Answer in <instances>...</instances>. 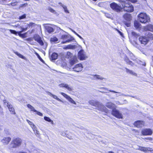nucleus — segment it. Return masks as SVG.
<instances>
[{
  "instance_id": "14",
  "label": "nucleus",
  "mask_w": 153,
  "mask_h": 153,
  "mask_svg": "<svg viewBox=\"0 0 153 153\" xmlns=\"http://www.w3.org/2000/svg\"><path fill=\"white\" fill-rule=\"evenodd\" d=\"M60 94L67 99L71 103L74 104H76V102L69 96L65 93L60 92Z\"/></svg>"
},
{
  "instance_id": "54",
  "label": "nucleus",
  "mask_w": 153,
  "mask_h": 153,
  "mask_svg": "<svg viewBox=\"0 0 153 153\" xmlns=\"http://www.w3.org/2000/svg\"><path fill=\"white\" fill-rule=\"evenodd\" d=\"M27 5V3H24V4H21L20 5V7H25Z\"/></svg>"
},
{
  "instance_id": "15",
  "label": "nucleus",
  "mask_w": 153,
  "mask_h": 153,
  "mask_svg": "<svg viewBox=\"0 0 153 153\" xmlns=\"http://www.w3.org/2000/svg\"><path fill=\"white\" fill-rule=\"evenodd\" d=\"M11 140V138L10 137H4L1 140V142L4 144L7 145Z\"/></svg>"
},
{
  "instance_id": "30",
  "label": "nucleus",
  "mask_w": 153,
  "mask_h": 153,
  "mask_svg": "<svg viewBox=\"0 0 153 153\" xmlns=\"http://www.w3.org/2000/svg\"><path fill=\"white\" fill-rule=\"evenodd\" d=\"M131 35L133 37V38L135 39H137L138 37H139V35L137 34L134 31H132L131 32Z\"/></svg>"
},
{
  "instance_id": "20",
  "label": "nucleus",
  "mask_w": 153,
  "mask_h": 153,
  "mask_svg": "<svg viewBox=\"0 0 153 153\" xmlns=\"http://www.w3.org/2000/svg\"><path fill=\"white\" fill-rule=\"evenodd\" d=\"M129 54L131 59L137 63H138V62L139 61L135 56L134 54L130 52H129Z\"/></svg>"
},
{
  "instance_id": "34",
  "label": "nucleus",
  "mask_w": 153,
  "mask_h": 153,
  "mask_svg": "<svg viewBox=\"0 0 153 153\" xmlns=\"http://www.w3.org/2000/svg\"><path fill=\"white\" fill-rule=\"evenodd\" d=\"M44 119L47 121L50 122L52 124H53L54 123L53 121L50 119L49 117L46 116H45L44 117Z\"/></svg>"
},
{
  "instance_id": "63",
  "label": "nucleus",
  "mask_w": 153,
  "mask_h": 153,
  "mask_svg": "<svg viewBox=\"0 0 153 153\" xmlns=\"http://www.w3.org/2000/svg\"><path fill=\"white\" fill-rule=\"evenodd\" d=\"M34 24V23H32V22L30 23L29 24H28L29 25V27H30V26H32Z\"/></svg>"
},
{
  "instance_id": "24",
  "label": "nucleus",
  "mask_w": 153,
  "mask_h": 153,
  "mask_svg": "<svg viewBox=\"0 0 153 153\" xmlns=\"http://www.w3.org/2000/svg\"><path fill=\"white\" fill-rule=\"evenodd\" d=\"M125 20L128 21H130L131 19V16L130 14L126 13L123 16Z\"/></svg>"
},
{
  "instance_id": "31",
  "label": "nucleus",
  "mask_w": 153,
  "mask_h": 153,
  "mask_svg": "<svg viewBox=\"0 0 153 153\" xmlns=\"http://www.w3.org/2000/svg\"><path fill=\"white\" fill-rule=\"evenodd\" d=\"M94 79H96L102 80L103 79H105V78L101 77L100 75L97 74H95V75H94Z\"/></svg>"
},
{
  "instance_id": "59",
  "label": "nucleus",
  "mask_w": 153,
  "mask_h": 153,
  "mask_svg": "<svg viewBox=\"0 0 153 153\" xmlns=\"http://www.w3.org/2000/svg\"><path fill=\"white\" fill-rule=\"evenodd\" d=\"M17 2H12L11 3V4L12 6H15L17 5Z\"/></svg>"
},
{
  "instance_id": "12",
  "label": "nucleus",
  "mask_w": 153,
  "mask_h": 153,
  "mask_svg": "<svg viewBox=\"0 0 153 153\" xmlns=\"http://www.w3.org/2000/svg\"><path fill=\"white\" fill-rule=\"evenodd\" d=\"M134 125L137 128H141L144 125L143 121L138 120L135 121L134 124Z\"/></svg>"
},
{
  "instance_id": "49",
  "label": "nucleus",
  "mask_w": 153,
  "mask_h": 153,
  "mask_svg": "<svg viewBox=\"0 0 153 153\" xmlns=\"http://www.w3.org/2000/svg\"><path fill=\"white\" fill-rule=\"evenodd\" d=\"M33 130L34 131L35 133L36 134H39V131H37L36 129V126L35 128H33Z\"/></svg>"
},
{
  "instance_id": "62",
  "label": "nucleus",
  "mask_w": 153,
  "mask_h": 153,
  "mask_svg": "<svg viewBox=\"0 0 153 153\" xmlns=\"http://www.w3.org/2000/svg\"><path fill=\"white\" fill-rule=\"evenodd\" d=\"M120 95H122L123 96H126V97H129L130 96V95H126V94H125L123 93L121 94Z\"/></svg>"
},
{
  "instance_id": "5",
  "label": "nucleus",
  "mask_w": 153,
  "mask_h": 153,
  "mask_svg": "<svg viewBox=\"0 0 153 153\" xmlns=\"http://www.w3.org/2000/svg\"><path fill=\"white\" fill-rule=\"evenodd\" d=\"M110 7L114 11L120 13L122 11V8L117 4L113 2L110 4Z\"/></svg>"
},
{
  "instance_id": "53",
  "label": "nucleus",
  "mask_w": 153,
  "mask_h": 153,
  "mask_svg": "<svg viewBox=\"0 0 153 153\" xmlns=\"http://www.w3.org/2000/svg\"><path fill=\"white\" fill-rule=\"evenodd\" d=\"M36 112L37 114L39 116H43V114L42 113H41L40 112H39V111H37L36 112Z\"/></svg>"
},
{
  "instance_id": "51",
  "label": "nucleus",
  "mask_w": 153,
  "mask_h": 153,
  "mask_svg": "<svg viewBox=\"0 0 153 153\" xmlns=\"http://www.w3.org/2000/svg\"><path fill=\"white\" fill-rule=\"evenodd\" d=\"M6 106H7L8 107L9 109H10L11 108H13L12 105H11L10 103L7 104H6Z\"/></svg>"
},
{
  "instance_id": "27",
  "label": "nucleus",
  "mask_w": 153,
  "mask_h": 153,
  "mask_svg": "<svg viewBox=\"0 0 153 153\" xmlns=\"http://www.w3.org/2000/svg\"><path fill=\"white\" fill-rule=\"evenodd\" d=\"M58 57V55L57 53L54 52L52 53L51 56V60L54 61Z\"/></svg>"
},
{
  "instance_id": "38",
  "label": "nucleus",
  "mask_w": 153,
  "mask_h": 153,
  "mask_svg": "<svg viewBox=\"0 0 153 153\" xmlns=\"http://www.w3.org/2000/svg\"><path fill=\"white\" fill-rule=\"evenodd\" d=\"M120 2H121V4L124 10L125 7H126V4H128V3H126V1H125L122 0Z\"/></svg>"
},
{
  "instance_id": "19",
  "label": "nucleus",
  "mask_w": 153,
  "mask_h": 153,
  "mask_svg": "<svg viewBox=\"0 0 153 153\" xmlns=\"http://www.w3.org/2000/svg\"><path fill=\"white\" fill-rule=\"evenodd\" d=\"M59 85L60 87H64L65 88L69 91H71L72 90V87L69 86L68 84L61 83L59 84Z\"/></svg>"
},
{
  "instance_id": "10",
  "label": "nucleus",
  "mask_w": 153,
  "mask_h": 153,
  "mask_svg": "<svg viewBox=\"0 0 153 153\" xmlns=\"http://www.w3.org/2000/svg\"><path fill=\"white\" fill-rule=\"evenodd\" d=\"M152 133V130L150 128H146L143 130L141 131L142 134L145 136L151 135Z\"/></svg>"
},
{
  "instance_id": "46",
  "label": "nucleus",
  "mask_w": 153,
  "mask_h": 153,
  "mask_svg": "<svg viewBox=\"0 0 153 153\" xmlns=\"http://www.w3.org/2000/svg\"><path fill=\"white\" fill-rule=\"evenodd\" d=\"M10 111L12 114H16V112L15 111L14 109L13 108L10 109H9Z\"/></svg>"
},
{
  "instance_id": "7",
  "label": "nucleus",
  "mask_w": 153,
  "mask_h": 153,
  "mask_svg": "<svg viewBox=\"0 0 153 153\" xmlns=\"http://www.w3.org/2000/svg\"><path fill=\"white\" fill-rule=\"evenodd\" d=\"M78 56L80 60H85L88 57L85 55V52L83 49H81L78 52Z\"/></svg>"
},
{
  "instance_id": "47",
  "label": "nucleus",
  "mask_w": 153,
  "mask_h": 153,
  "mask_svg": "<svg viewBox=\"0 0 153 153\" xmlns=\"http://www.w3.org/2000/svg\"><path fill=\"white\" fill-rule=\"evenodd\" d=\"M20 27L22 30L21 31H19V32H23L26 31L27 30V29H26V28L25 27H22L21 26H20Z\"/></svg>"
},
{
  "instance_id": "23",
  "label": "nucleus",
  "mask_w": 153,
  "mask_h": 153,
  "mask_svg": "<svg viewBox=\"0 0 153 153\" xmlns=\"http://www.w3.org/2000/svg\"><path fill=\"white\" fill-rule=\"evenodd\" d=\"M45 28L47 31L49 33H51L54 31V29L50 26H46L45 27Z\"/></svg>"
},
{
  "instance_id": "43",
  "label": "nucleus",
  "mask_w": 153,
  "mask_h": 153,
  "mask_svg": "<svg viewBox=\"0 0 153 153\" xmlns=\"http://www.w3.org/2000/svg\"><path fill=\"white\" fill-rule=\"evenodd\" d=\"M123 23L127 27H129L130 26L131 23L130 21H124Z\"/></svg>"
},
{
  "instance_id": "55",
  "label": "nucleus",
  "mask_w": 153,
  "mask_h": 153,
  "mask_svg": "<svg viewBox=\"0 0 153 153\" xmlns=\"http://www.w3.org/2000/svg\"><path fill=\"white\" fill-rule=\"evenodd\" d=\"M3 102H4V105L5 106H6V104H9L10 103L9 102H7L6 100H4L3 101Z\"/></svg>"
},
{
  "instance_id": "37",
  "label": "nucleus",
  "mask_w": 153,
  "mask_h": 153,
  "mask_svg": "<svg viewBox=\"0 0 153 153\" xmlns=\"http://www.w3.org/2000/svg\"><path fill=\"white\" fill-rule=\"evenodd\" d=\"M15 53L16 54V55H17L18 56H19V57L25 60H26V59L25 57L23 55L21 54L20 53H19L18 52H15Z\"/></svg>"
},
{
  "instance_id": "64",
  "label": "nucleus",
  "mask_w": 153,
  "mask_h": 153,
  "mask_svg": "<svg viewBox=\"0 0 153 153\" xmlns=\"http://www.w3.org/2000/svg\"><path fill=\"white\" fill-rule=\"evenodd\" d=\"M71 31L74 32V33L76 35H77V34H78L75 31H74V30H73L72 29H71Z\"/></svg>"
},
{
  "instance_id": "6",
  "label": "nucleus",
  "mask_w": 153,
  "mask_h": 153,
  "mask_svg": "<svg viewBox=\"0 0 153 153\" xmlns=\"http://www.w3.org/2000/svg\"><path fill=\"white\" fill-rule=\"evenodd\" d=\"M111 114L118 119H122L123 118V116L122 113L115 108L112 110Z\"/></svg>"
},
{
  "instance_id": "61",
  "label": "nucleus",
  "mask_w": 153,
  "mask_h": 153,
  "mask_svg": "<svg viewBox=\"0 0 153 153\" xmlns=\"http://www.w3.org/2000/svg\"><path fill=\"white\" fill-rule=\"evenodd\" d=\"M79 38H80L81 39H82V40H84V39H83L80 36L79 34H77L76 35Z\"/></svg>"
},
{
  "instance_id": "16",
  "label": "nucleus",
  "mask_w": 153,
  "mask_h": 153,
  "mask_svg": "<svg viewBox=\"0 0 153 153\" xmlns=\"http://www.w3.org/2000/svg\"><path fill=\"white\" fill-rule=\"evenodd\" d=\"M89 103L93 106L96 107H99L100 105V103L96 101L91 100L89 101Z\"/></svg>"
},
{
  "instance_id": "42",
  "label": "nucleus",
  "mask_w": 153,
  "mask_h": 153,
  "mask_svg": "<svg viewBox=\"0 0 153 153\" xmlns=\"http://www.w3.org/2000/svg\"><path fill=\"white\" fill-rule=\"evenodd\" d=\"M27 122L28 123L31 125L32 128H34L36 127V126L33 123L29 120H27Z\"/></svg>"
},
{
  "instance_id": "56",
  "label": "nucleus",
  "mask_w": 153,
  "mask_h": 153,
  "mask_svg": "<svg viewBox=\"0 0 153 153\" xmlns=\"http://www.w3.org/2000/svg\"><path fill=\"white\" fill-rule=\"evenodd\" d=\"M103 110L106 113H108V110L105 107H103Z\"/></svg>"
},
{
  "instance_id": "45",
  "label": "nucleus",
  "mask_w": 153,
  "mask_h": 153,
  "mask_svg": "<svg viewBox=\"0 0 153 153\" xmlns=\"http://www.w3.org/2000/svg\"><path fill=\"white\" fill-rule=\"evenodd\" d=\"M48 9L49 10V11L51 12L52 13H56V11L54 10L53 9L51 8V7H49Z\"/></svg>"
},
{
  "instance_id": "33",
  "label": "nucleus",
  "mask_w": 153,
  "mask_h": 153,
  "mask_svg": "<svg viewBox=\"0 0 153 153\" xmlns=\"http://www.w3.org/2000/svg\"><path fill=\"white\" fill-rule=\"evenodd\" d=\"M60 134L62 136H65L70 139H72V137L71 136H69L68 134H66L65 132H64V131L61 132Z\"/></svg>"
},
{
  "instance_id": "21",
  "label": "nucleus",
  "mask_w": 153,
  "mask_h": 153,
  "mask_svg": "<svg viewBox=\"0 0 153 153\" xmlns=\"http://www.w3.org/2000/svg\"><path fill=\"white\" fill-rule=\"evenodd\" d=\"M145 36L149 41L150 40L153 39V34L150 32H146L145 33Z\"/></svg>"
},
{
  "instance_id": "18",
  "label": "nucleus",
  "mask_w": 153,
  "mask_h": 153,
  "mask_svg": "<svg viewBox=\"0 0 153 153\" xmlns=\"http://www.w3.org/2000/svg\"><path fill=\"white\" fill-rule=\"evenodd\" d=\"M124 60L126 62L127 64L131 66H133L134 65V63L132 62L130 60L128 57L126 55H125Z\"/></svg>"
},
{
  "instance_id": "39",
  "label": "nucleus",
  "mask_w": 153,
  "mask_h": 153,
  "mask_svg": "<svg viewBox=\"0 0 153 153\" xmlns=\"http://www.w3.org/2000/svg\"><path fill=\"white\" fill-rule=\"evenodd\" d=\"M27 106V107L30 109L31 111H33L34 112L37 111V110H36L30 104H28Z\"/></svg>"
},
{
  "instance_id": "22",
  "label": "nucleus",
  "mask_w": 153,
  "mask_h": 153,
  "mask_svg": "<svg viewBox=\"0 0 153 153\" xmlns=\"http://www.w3.org/2000/svg\"><path fill=\"white\" fill-rule=\"evenodd\" d=\"M105 106L108 108L111 109L112 110L115 108V105L111 102L106 103Z\"/></svg>"
},
{
  "instance_id": "11",
  "label": "nucleus",
  "mask_w": 153,
  "mask_h": 153,
  "mask_svg": "<svg viewBox=\"0 0 153 153\" xmlns=\"http://www.w3.org/2000/svg\"><path fill=\"white\" fill-rule=\"evenodd\" d=\"M139 40L141 44L144 45H146L149 42L145 36H140L139 37Z\"/></svg>"
},
{
  "instance_id": "17",
  "label": "nucleus",
  "mask_w": 153,
  "mask_h": 153,
  "mask_svg": "<svg viewBox=\"0 0 153 153\" xmlns=\"http://www.w3.org/2000/svg\"><path fill=\"white\" fill-rule=\"evenodd\" d=\"M138 149L143 151L145 152H152L153 150L152 149L150 148H146L144 147H139Z\"/></svg>"
},
{
  "instance_id": "29",
  "label": "nucleus",
  "mask_w": 153,
  "mask_h": 153,
  "mask_svg": "<svg viewBox=\"0 0 153 153\" xmlns=\"http://www.w3.org/2000/svg\"><path fill=\"white\" fill-rule=\"evenodd\" d=\"M59 4L63 8L64 11L67 13H69V12L68 10L67 7L64 5L62 4L61 2L59 3Z\"/></svg>"
},
{
  "instance_id": "41",
  "label": "nucleus",
  "mask_w": 153,
  "mask_h": 153,
  "mask_svg": "<svg viewBox=\"0 0 153 153\" xmlns=\"http://www.w3.org/2000/svg\"><path fill=\"white\" fill-rule=\"evenodd\" d=\"M3 30H5V31L6 30H9L10 31V32L12 34H16L17 33V32L16 31L14 30H11V29H3Z\"/></svg>"
},
{
  "instance_id": "57",
  "label": "nucleus",
  "mask_w": 153,
  "mask_h": 153,
  "mask_svg": "<svg viewBox=\"0 0 153 153\" xmlns=\"http://www.w3.org/2000/svg\"><path fill=\"white\" fill-rule=\"evenodd\" d=\"M25 27L26 29H27L28 28H29V25H28V24H25V25L24 26Z\"/></svg>"
},
{
  "instance_id": "48",
  "label": "nucleus",
  "mask_w": 153,
  "mask_h": 153,
  "mask_svg": "<svg viewBox=\"0 0 153 153\" xmlns=\"http://www.w3.org/2000/svg\"><path fill=\"white\" fill-rule=\"evenodd\" d=\"M26 17V15L24 14L22 15L21 16H20L19 17V19L20 20H21V19H24Z\"/></svg>"
},
{
  "instance_id": "8",
  "label": "nucleus",
  "mask_w": 153,
  "mask_h": 153,
  "mask_svg": "<svg viewBox=\"0 0 153 153\" xmlns=\"http://www.w3.org/2000/svg\"><path fill=\"white\" fill-rule=\"evenodd\" d=\"M126 4V7H125V8L124 9V10L125 11L130 13L134 11V7L131 3H128V4Z\"/></svg>"
},
{
  "instance_id": "50",
  "label": "nucleus",
  "mask_w": 153,
  "mask_h": 153,
  "mask_svg": "<svg viewBox=\"0 0 153 153\" xmlns=\"http://www.w3.org/2000/svg\"><path fill=\"white\" fill-rule=\"evenodd\" d=\"M103 88L104 89H106V90H107V91H109L110 92H113L114 93H120L119 92H116V91H113V90H109L108 89V88Z\"/></svg>"
},
{
  "instance_id": "9",
  "label": "nucleus",
  "mask_w": 153,
  "mask_h": 153,
  "mask_svg": "<svg viewBox=\"0 0 153 153\" xmlns=\"http://www.w3.org/2000/svg\"><path fill=\"white\" fill-rule=\"evenodd\" d=\"M33 38L34 40L37 41L41 45H43L44 42L42 39V38L39 35L37 34H35L33 36Z\"/></svg>"
},
{
  "instance_id": "36",
  "label": "nucleus",
  "mask_w": 153,
  "mask_h": 153,
  "mask_svg": "<svg viewBox=\"0 0 153 153\" xmlns=\"http://www.w3.org/2000/svg\"><path fill=\"white\" fill-rule=\"evenodd\" d=\"M22 32H18V33L19 35L21 37H22L23 38H25L26 37V35L27 34V33H22Z\"/></svg>"
},
{
  "instance_id": "40",
  "label": "nucleus",
  "mask_w": 153,
  "mask_h": 153,
  "mask_svg": "<svg viewBox=\"0 0 153 153\" xmlns=\"http://www.w3.org/2000/svg\"><path fill=\"white\" fill-rule=\"evenodd\" d=\"M67 47L68 49H73L76 48L77 47V46L70 45H67Z\"/></svg>"
},
{
  "instance_id": "1",
  "label": "nucleus",
  "mask_w": 153,
  "mask_h": 153,
  "mask_svg": "<svg viewBox=\"0 0 153 153\" xmlns=\"http://www.w3.org/2000/svg\"><path fill=\"white\" fill-rule=\"evenodd\" d=\"M22 143V140L20 138L17 137L13 138L10 144L8 146V148L10 150L16 149L19 147Z\"/></svg>"
},
{
  "instance_id": "4",
  "label": "nucleus",
  "mask_w": 153,
  "mask_h": 153,
  "mask_svg": "<svg viewBox=\"0 0 153 153\" xmlns=\"http://www.w3.org/2000/svg\"><path fill=\"white\" fill-rule=\"evenodd\" d=\"M61 39L64 40L61 43L62 44L70 42L75 40L74 38L70 35H62L61 36Z\"/></svg>"
},
{
  "instance_id": "44",
  "label": "nucleus",
  "mask_w": 153,
  "mask_h": 153,
  "mask_svg": "<svg viewBox=\"0 0 153 153\" xmlns=\"http://www.w3.org/2000/svg\"><path fill=\"white\" fill-rule=\"evenodd\" d=\"M36 55L37 56V57L39 59V60L42 63H45V61L42 59L40 55L37 53H36Z\"/></svg>"
},
{
  "instance_id": "58",
  "label": "nucleus",
  "mask_w": 153,
  "mask_h": 153,
  "mask_svg": "<svg viewBox=\"0 0 153 153\" xmlns=\"http://www.w3.org/2000/svg\"><path fill=\"white\" fill-rule=\"evenodd\" d=\"M6 0H0V3L1 4H5V2Z\"/></svg>"
},
{
  "instance_id": "25",
  "label": "nucleus",
  "mask_w": 153,
  "mask_h": 153,
  "mask_svg": "<svg viewBox=\"0 0 153 153\" xmlns=\"http://www.w3.org/2000/svg\"><path fill=\"white\" fill-rule=\"evenodd\" d=\"M134 25L136 29H140L141 28V25L139 22L135 21L134 22Z\"/></svg>"
},
{
  "instance_id": "52",
  "label": "nucleus",
  "mask_w": 153,
  "mask_h": 153,
  "mask_svg": "<svg viewBox=\"0 0 153 153\" xmlns=\"http://www.w3.org/2000/svg\"><path fill=\"white\" fill-rule=\"evenodd\" d=\"M117 31L118 32V33H119L120 34V35L122 37H124V36H123V33L122 32H121L119 30H117Z\"/></svg>"
},
{
  "instance_id": "3",
  "label": "nucleus",
  "mask_w": 153,
  "mask_h": 153,
  "mask_svg": "<svg viewBox=\"0 0 153 153\" xmlns=\"http://www.w3.org/2000/svg\"><path fill=\"white\" fill-rule=\"evenodd\" d=\"M72 54L69 52H68L65 55L66 58L70 59V63L71 66L76 63L77 62V58L76 56L72 57Z\"/></svg>"
},
{
  "instance_id": "2",
  "label": "nucleus",
  "mask_w": 153,
  "mask_h": 153,
  "mask_svg": "<svg viewBox=\"0 0 153 153\" xmlns=\"http://www.w3.org/2000/svg\"><path fill=\"white\" fill-rule=\"evenodd\" d=\"M138 21L142 23H146L150 21V18L146 13H141L138 15Z\"/></svg>"
},
{
  "instance_id": "13",
  "label": "nucleus",
  "mask_w": 153,
  "mask_h": 153,
  "mask_svg": "<svg viewBox=\"0 0 153 153\" xmlns=\"http://www.w3.org/2000/svg\"><path fill=\"white\" fill-rule=\"evenodd\" d=\"M82 65L81 64L76 65L73 68L74 71L76 72H79L82 70Z\"/></svg>"
},
{
  "instance_id": "26",
  "label": "nucleus",
  "mask_w": 153,
  "mask_h": 153,
  "mask_svg": "<svg viewBox=\"0 0 153 153\" xmlns=\"http://www.w3.org/2000/svg\"><path fill=\"white\" fill-rule=\"evenodd\" d=\"M146 30L150 31H153V25L151 24H149L146 26L145 27Z\"/></svg>"
},
{
  "instance_id": "32",
  "label": "nucleus",
  "mask_w": 153,
  "mask_h": 153,
  "mask_svg": "<svg viewBox=\"0 0 153 153\" xmlns=\"http://www.w3.org/2000/svg\"><path fill=\"white\" fill-rule=\"evenodd\" d=\"M50 40L51 42L56 43H57V42L58 41V39L56 37H54L51 38Z\"/></svg>"
},
{
  "instance_id": "60",
  "label": "nucleus",
  "mask_w": 153,
  "mask_h": 153,
  "mask_svg": "<svg viewBox=\"0 0 153 153\" xmlns=\"http://www.w3.org/2000/svg\"><path fill=\"white\" fill-rule=\"evenodd\" d=\"M129 97H133V98H135V99H137V100H139V97H137V96H132V95H130V96Z\"/></svg>"
},
{
  "instance_id": "28",
  "label": "nucleus",
  "mask_w": 153,
  "mask_h": 153,
  "mask_svg": "<svg viewBox=\"0 0 153 153\" xmlns=\"http://www.w3.org/2000/svg\"><path fill=\"white\" fill-rule=\"evenodd\" d=\"M48 94L51 97H53V98L56 99V100H57L58 101H59V102H62V101L61 99H60L59 98H58L56 96L52 94L51 93L48 92Z\"/></svg>"
},
{
  "instance_id": "35",
  "label": "nucleus",
  "mask_w": 153,
  "mask_h": 153,
  "mask_svg": "<svg viewBox=\"0 0 153 153\" xmlns=\"http://www.w3.org/2000/svg\"><path fill=\"white\" fill-rule=\"evenodd\" d=\"M125 69L126 70V72L127 73H129V74H130L132 75H136V74L135 73H134V72H133L132 71L126 68H125Z\"/></svg>"
}]
</instances>
